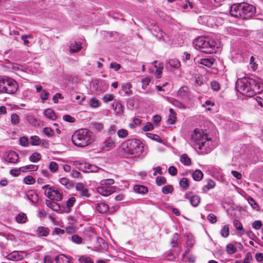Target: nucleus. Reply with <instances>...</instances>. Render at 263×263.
Masks as SVG:
<instances>
[{"instance_id": "obj_18", "label": "nucleus", "mask_w": 263, "mask_h": 263, "mask_svg": "<svg viewBox=\"0 0 263 263\" xmlns=\"http://www.w3.org/2000/svg\"><path fill=\"white\" fill-rule=\"evenodd\" d=\"M185 198L189 199L190 203L194 207L197 206L200 202V197L198 195L191 196L187 193L185 194Z\"/></svg>"}, {"instance_id": "obj_10", "label": "nucleus", "mask_w": 263, "mask_h": 263, "mask_svg": "<svg viewBox=\"0 0 263 263\" xmlns=\"http://www.w3.org/2000/svg\"><path fill=\"white\" fill-rule=\"evenodd\" d=\"M94 239L92 246L91 247L92 250L99 251L106 249L107 245L103 238L97 237L94 235ZM88 248L90 249V247H88Z\"/></svg>"}, {"instance_id": "obj_55", "label": "nucleus", "mask_w": 263, "mask_h": 263, "mask_svg": "<svg viewBox=\"0 0 263 263\" xmlns=\"http://www.w3.org/2000/svg\"><path fill=\"white\" fill-rule=\"evenodd\" d=\"M21 168L23 169V172L25 170H30L31 171H36L38 168V166L34 164L27 165L25 166L21 167Z\"/></svg>"}, {"instance_id": "obj_11", "label": "nucleus", "mask_w": 263, "mask_h": 263, "mask_svg": "<svg viewBox=\"0 0 263 263\" xmlns=\"http://www.w3.org/2000/svg\"><path fill=\"white\" fill-rule=\"evenodd\" d=\"M44 263H72L70 259L64 254H60L56 256L53 260L48 256H46L44 259Z\"/></svg>"}, {"instance_id": "obj_33", "label": "nucleus", "mask_w": 263, "mask_h": 263, "mask_svg": "<svg viewBox=\"0 0 263 263\" xmlns=\"http://www.w3.org/2000/svg\"><path fill=\"white\" fill-rule=\"evenodd\" d=\"M170 115L168 116L166 122L167 124H174L176 121V116L174 110L172 108L170 109Z\"/></svg>"}, {"instance_id": "obj_22", "label": "nucleus", "mask_w": 263, "mask_h": 263, "mask_svg": "<svg viewBox=\"0 0 263 263\" xmlns=\"http://www.w3.org/2000/svg\"><path fill=\"white\" fill-rule=\"evenodd\" d=\"M76 229L73 227H67L64 230L63 238L67 240L71 235H73L76 233Z\"/></svg>"}, {"instance_id": "obj_42", "label": "nucleus", "mask_w": 263, "mask_h": 263, "mask_svg": "<svg viewBox=\"0 0 263 263\" xmlns=\"http://www.w3.org/2000/svg\"><path fill=\"white\" fill-rule=\"evenodd\" d=\"M41 158V155L37 152L33 153L29 157V160L31 162L36 163L38 162Z\"/></svg>"}, {"instance_id": "obj_21", "label": "nucleus", "mask_w": 263, "mask_h": 263, "mask_svg": "<svg viewBox=\"0 0 263 263\" xmlns=\"http://www.w3.org/2000/svg\"><path fill=\"white\" fill-rule=\"evenodd\" d=\"M35 232L39 237H47L50 233V230L47 227L40 226L37 227Z\"/></svg>"}, {"instance_id": "obj_63", "label": "nucleus", "mask_w": 263, "mask_h": 263, "mask_svg": "<svg viewBox=\"0 0 263 263\" xmlns=\"http://www.w3.org/2000/svg\"><path fill=\"white\" fill-rule=\"evenodd\" d=\"M24 181L27 184H33L35 182V179L31 176H27L24 178Z\"/></svg>"}, {"instance_id": "obj_34", "label": "nucleus", "mask_w": 263, "mask_h": 263, "mask_svg": "<svg viewBox=\"0 0 263 263\" xmlns=\"http://www.w3.org/2000/svg\"><path fill=\"white\" fill-rule=\"evenodd\" d=\"M180 161L185 166H190L191 164V160L186 154H182L180 156Z\"/></svg>"}, {"instance_id": "obj_3", "label": "nucleus", "mask_w": 263, "mask_h": 263, "mask_svg": "<svg viewBox=\"0 0 263 263\" xmlns=\"http://www.w3.org/2000/svg\"><path fill=\"white\" fill-rule=\"evenodd\" d=\"M195 48L205 53H216L220 50V44L213 37L199 36L194 41Z\"/></svg>"}, {"instance_id": "obj_61", "label": "nucleus", "mask_w": 263, "mask_h": 263, "mask_svg": "<svg viewBox=\"0 0 263 263\" xmlns=\"http://www.w3.org/2000/svg\"><path fill=\"white\" fill-rule=\"evenodd\" d=\"M28 39H33V36L31 34L23 35L21 36V39L23 41L25 45L28 46L30 42L29 41Z\"/></svg>"}, {"instance_id": "obj_20", "label": "nucleus", "mask_w": 263, "mask_h": 263, "mask_svg": "<svg viewBox=\"0 0 263 263\" xmlns=\"http://www.w3.org/2000/svg\"><path fill=\"white\" fill-rule=\"evenodd\" d=\"M95 208L101 214L105 213L109 210V206L103 202H99L95 204Z\"/></svg>"}, {"instance_id": "obj_7", "label": "nucleus", "mask_w": 263, "mask_h": 263, "mask_svg": "<svg viewBox=\"0 0 263 263\" xmlns=\"http://www.w3.org/2000/svg\"><path fill=\"white\" fill-rule=\"evenodd\" d=\"M42 188L44 190L45 195L47 196L50 200L60 201L62 199V193L55 187L51 186L50 185H45L42 186Z\"/></svg>"}, {"instance_id": "obj_46", "label": "nucleus", "mask_w": 263, "mask_h": 263, "mask_svg": "<svg viewBox=\"0 0 263 263\" xmlns=\"http://www.w3.org/2000/svg\"><path fill=\"white\" fill-rule=\"evenodd\" d=\"M117 134L119 138L123 139L126 138L128 136V132L125 129L121 128L117 131Z\"/></svg>"}, {"instance_id": "obj_38", "label": "nucleus", "mask_w": 263, "mask_h": 263, "mask_svg": "<svg viewBox=\"0 0 263 263\" xmlns=\"http://www.w3.org/2000/svg\"><path fill=\"white\" fill-rule=\"evenodd\" d=\"M168 63L169 64L171 67L175 69H179L181 66L180 61L176 59H170L168 61Z\"/></svg>"}, {"instance_id": "obj_41", "label": "nucleus", "mask_w": 263, "mask_h": 263, "mask_svg": "<svg viewBox=\"0 0 263 263\" xmlns=\"http://www.w3.org/2000/svg\"><path fill=\"white\" fill-rule=\"evenodd\" d=\"M229 226L228 224H226L222 227L220 231V235L224 238H227L229 236Z\"/></svg>"}, {"instance_id": "obj_14", "label": "nucleus", "mask_w": 263, "mask_h": 263, "mask_svg": "<svg viewBox=\"0 0 263 263\" xmlns=\"http://www.w3.org/2000/svg\"><path fill=\"white\" fill-rule=\"evenodd\" d=\"M19 157L18 154L14 151L8 152L6 161L9 163L15 164L18 162Z\"/></svg>"}, {"instance_id": "obj_2", "label": "nucleus", "mask_w": 263, "mask_h": 263, "mask_svg": "<svg viewBox=\"0 0 263 263\" xmlns=\"http://www.w3.org/2000/svg\"><path fill=\"white\" fill-rule=\"evenodd\" d=\"M121 154L124 157H136L144 152V144L140 139H129L121 145Z\"/></svg>"}, {"instance_id": "obj_32", "label": "nucleus", "mask_w": 263, "mask_h": 263, "mask_svg": "<svg viewBox=\"0 0 263 263\" xmlns=\"http://www.w3.org/2000/svg\"><path fill=\"white\" fill-rule=\"evenodd\" d=\"M16 221L18 223H25L27 221V217L25 213H20L17 214L15 217Z\"/></svg>"}, {"instance_id": "obj_35", "label": "nucleus", "mask_w": 263, "mask_h": 263, "mask_svg": "<svg viewBox=\"0 0 263 263\" xmlns=\"http://www.w3.org/2000/svg\"><path fill=\"white\" fill-rule=\"evenodd\" d=\"M211 18L212 17L209 15H200L198 18V22L203 25H209V22Z\"/></svg>"}, {"instance_id": "obj_53", "label": "nucleus", "mask_w": 263, "mask_h": 263, "mask_svg": "<svg viewBox=\"0 0 263 263\" xmlns=\"http://www.w3.org/2000/svg\"><path fill=\"white\" fill-rule=\"evenodd\" d=\"M59 168L58 164L54 161H51L49 165V168L52 173H55Z\"/></svg>"}, {"instance_id": "obj_23", "label": "nucleus", "mask_w": 263, "mask_h": 263, "mask_svg": "<svg viewBox=\"0 0 263 263\" xmlns=\"http://www.w3.org/2000/svg\"><path fill=\"white\" fill-rule=\"evenodd\" d=\"M67 240L71 241L73 243L77 245H84L85 243L84 239L76 233L73 235H71Z\"/></svg>"}, {"instance_id": "obj_50", "label": "nucleus", "mask_w": 263, "mask_h": 263, "mask_svg": "<svg viewBox=\"0 0 263 263\" xmlns=\"http://www.w3.org/2000/svg\"><path fill=\"white\" fill-rule=\"evenodd\" d=\"M180 186L184 190L188 189L189 182L186 178H182L179 181Z\"/></svg>"}, {"instance_id": "obj_62", "label": "nucleus", "mask_w": 263, "mask_h": 263, "mask_svg": "<svg viewBox=\"0 0 263 263\" xmlns=\"http://www.w3.org/2000/svg\"><path fill=\"white\" fill-rule=\"evenodd\" d=\"M156 184L158 186L165 184L166 183V179L164 177H157L156 179Z\"/></svg>"}, {"instance_id": "obj_16", "label": "nucleus", "mask_w": 263, "mask_h": 263, "mask_svg": "<svg viewBox=\"0 0 263 263\" xmlns=\"http://www.w3.org/2000/svg\"><path fill=\"white\" fill-rule=\"evenodd\" d=\"M178 97L182 100L190 99V92L186 86H183L180 88L177 92Z\"/></svg>"}, {"instance_id": "obj_47", "label": "nucleus", "mask_w": 263, "mask_h": 263, "mask_svg": "<svg viewBox=\"0 0 263 263\" xmlns=\"http://www.w3.org/2000/svg\"><path fill=\"white\" fill-rule=\"evenodd\" d=\"M60 183L67 189H69L71 186V183L70 182V180L65 177L61 178L60 179Z\"/></svg>"}, {"instance_id": "obj_12", "label": "nucleus", "mask_w": 263, "mask_h": 263, "mask_svg": "<svg viewBox=\"0 0 263 263\" xmlns=\"http://www.w3.org/2000/svg\"><path fill=\"white\" fill-rule=\"evenodd\" d=\"M27 253L26 251H14L7 256L8 260L11 261H20L27 257Z\"/></svg>"}, {"instance_id": "obj_48", "label": "nucleus", "mask_w": 263, "mask_h": 263, "mask_svg": "<svg viewBox=\"0 0 263 263\" xmlns=\"http://www.w3.org/2000/svg\"><path fill=\"white\" fill-rule=\"evenodd\" d=\"M90 164L88 163L84 162L80 164V169L85 173H89Z\"/></svg>"}, {"instance_id": "obj_36", "label": "nucleus", "mask_w": 263, "mask_h": 263, "mask_svg": "<svg viewBox=\"0 0 263 263\" xmlns=\"http://www.w3.org/2000/svg\"><path fill=\"white\" fill-rule=\"evenodd\" d=\"M215 186V182L211 179H208L207 181V184L203 186L202 191L203 192L206 193L208 192L210 190L214 188Z\"/></svg>"}, {"instance_id": "obj_40", "label": "nucleus", "mask_w": 263, "mask_h": 263, "mask_svg": "<svg viewBox=\"0 0 263 263\" xmlns=\"http://www.w3.org/2000/svg\"><path fill=\"white\" fill-rule=\"evenodd\" d=\"M192 4L193 3L190 0H185L182 6V11L184 12H189L191 9V5H192Z\"/></svg>"}, {"instance_id": "obj_64", "label": "nucleus", "mask_w": 263, "mask_h": 263, "mask_svg": "<svg viewBox=\"0 0 263 263\" xmlns=\"http://www.w3.org/2000/svg\"><path fill=\"white\" fill-rule=\"evenodd\" d=\"M252 259V256L250 252H248L243 259L242 260V263H251V260Z\"/></svg>"}, {"instance_id": "obj_15", "label": "nucleus", "mask_w": 263, "mask_h": 263, "mask_svg": "<svg viewBox=\"0 0 263 263\" xmlns=\"http://www.w3.org/2000/svg\"><path fill=\"white\" fill-rule=\"evenodd\" d=\"M233 226L236 231V234L238 236L241 237L246 233V231L244 229L242 224L238 219H235L234 220Z\"/></svg>"}, {"instance_id": "obj_30", "label": "nucleus", "mask_w": 263, "mask_h": 263, "mask_svg": "<svg viewBox=\"0 0 263 263\" xmlns=\"http://www.w3.org/2000/svg\"><path fill=\"white\" fill-rule=\"evenodd\" d=\"M44 115L47 118L52 120H55L57 119V115L54 110L51 108H47L44 111Z\"/></svg>"}, {"instance_id": "obj_39", "label": "nucleus", "mask_w": 263, "mask_h": 263, "mask_svg": "<svg viewBox=\"0 0 263 263\" xmlns=\"http://www.w3.org/2000/svg\"><path fill=\"white\" fill-rule=\"evenodd\" d=\"M193 178L195 181H200L203 178V173L199 170H196L192 174Z\"/></svg>"}, {"instance_id": "obj_26", "label": "nucleus", "mask_w": 263, "mask_h": 263, "mask_svg": "<svg viewBox=\"0 0 263 263\" xmlns=\"http://www.w3.org/2000/svg\"><path fill=\"white\" fill-rule=\"evenodd\" d=\"M46 204L48 208L55 212H58L61 209L60 205L55 200H47Z\"/></svg>"}, {"instance_id": "obj_57", "label": "nucleus", "mask_w": 263, "mask_h": 263, "mask_svg": "<svg viewBox=\"0 0 263 263\" xmlns=\"http://www.w3.org/2000/svg\"><path fill=\"white\" fill-rule=\"evenodd\" d=\"M227 251L228 254H233L236 252V248L233 244L229 243L227 246Z\"/></svg>"}, {"instance_id": "obj_51", "label": "nucleus", "mask_w": 263, "mask_h": 263, "mask_svg": "<svg viewBox=\"0 0 263 263\" xmlns=\"http://www.w3.org/2000/svg\"><path fill=\"white\" fill-rule=\"evenodd\" d=\"M19 144L23 147H27L29 145V139L26 136L22 137L19 139Z\"/></svg>"}, {"instance_id": "obj_5", "label": "nucleus", "mask_w": 263, "mask_h": 263, "mask_svg": "<svg viewBox=\"0 0 263 263\" xmlns=\"http://www.w3.org/2000/svg\"><path fill=\"white\" fill-rule=\"evenodd\" d=\"M94 140L92 133L87 129H80L73 134L72 141L73 143L79 147H85Z\"/></svg>"}, {"instance_id": "obj_59", "label": "nucleus", "mask_w": 263, "mask_h": 263, "mask_svg": "<svg viewBox=\"0 0 263 263\" xmlns=\"http://www.w3.org/2000/svg\"><path fill=\"white\" fill-rule=\"evenodd\" d=\"M64 230L59 228H54L52 231V234L53 235H58L61 237H63Z\"/></svg>"}, {"instance_id": "obj_43", "label": "nucleus", "mask_w": 263, "mask_h": 263, "mask_svg": "<svg viewBox=\"0 0 263 263\" xmlns=\"http://www.w3.org/2000/svg\"><path fill=\"white\" fill-rule=\"evenodd\" d=\"M78 260L80 263H93L91 257L85 255L80 256Z\"/></svg>"}, {"instance_id": "obj_17", "label": "nucleus", "mask_w": 263, "mask_h": 263, "mask_svg": "<svg viewBox=\"0 0 263 263\" xmlns=\"http://www.w3.org/2000/svg\"><path fill=\"white\" fill-rule=\"evenodd\" d=\"M76 189L79 192L80 196L82 197H89L90 196L87 189L85 187L83 183H77L76 186Z\"/></svg>"}, {"instance_id": "obj_8", "label": "nucleus", "mask_w": 263, "mask_h": 263, "mask_svg": "<svg viewBox=\"0 0 263 263\" xmlns=\"http://www.w3.org/2000/svg\"><path fill=\"white\" fill-rule=\"evenodd\" d=\"M2 93L13 94L16 92L18 85L16 82L10 78H3Z\"/></svg>"}, {"instance_id": "obj_6", "label": "nucleus", "mask_w": 263, "mask_h": 263, "mask_svg": "<svg viewBox=\"0 0 263 263\" xmlns=\"http://www.w3.org/2000/svg\"><path fill=\"white\" fill-rule=\"evenodd\" d=\"M115 183L112 179H103L100 181V185L97 187L98 192L103 196H108L114 192L111 185Z\"/></svg>"}, {"instance_id": "obj_1", "label": "nucleus", "mask_w": 263, "mask_h": 263, "mask_svg": "<svg viewBox=\"0 0 263 263\" xmlns=\"http://www.w3.org/2000/svg\"><path fill=\"white\" fill-rule=\"evenodd\" d=\"M235 88L242 95L252 97L263 91V84L259 79L244 77L236 81Z\"/></svg>"}, {"instance_id": "obj_58", "label": "nucleus", "mask_w": 263, "mask_h": 263, "mask_svg": "<svg viewBox=\"0 0 263 263\" xmlns=\"http://www.w3.org/2000/svg\"><path fill=\"white\" fill-rule=\"evenodd\" d=\"M173 191V187L171 185H167L164 186L162 189V192L163 194H167L172 193Z\"/></svg>"}, {"instance_id": "obj_31", "label": "nucleus", "mask_w": 263, "mask_h": 263, "mask_svg": "<svg viewBox=\"0 0 263 263\" xmlns=\"http://www.w3.org/2000/svg\"><path fill=\"white\" fill-rule=\"evenodd\" d=\"M116 143L115 140L110 137L104 142V147L108 149L112 148L115 147Z\"/></svg>"}, {"instance_id": "obj_45", "label": "nucleus", "mask_w": 263, "mask_h": 263, "mask_svg": "<svg viewBox=\"0 0 263 263\" xmlns=\"http://www.w3.org/2000/svg\"><path fill=\"white\" fill-rule=\"evenodd\" d=\"M41 139L37 136H32L30 137V144L33 146H39Z\"/></svg>"}, {"instance_id": "obj_28", "label": "nucleus", "mask_w": 263, "mask_h": 263, "mask_svg": "<svg viewBox=\"0 0 263 263\" xmlns=\"http://www.w3.org/2000/svg\"><path fill=\"white\" fill-rule=\"evenodd\" d=\"M82 46L80 42H74L71 43L69 45V52L71 53H75L80 50Z\"/></svg>"}, {"instance_id": "obj_56", "label": "nucleus", "mask_w": 263, "mask_h": 263, "mask_svg": "<svg viewBox=\"0 0 263 263\" xmlns=\"http://www.w3.org/2000/svg\"><path fill=\"white\" fill-rule=\"evenodd\" d=\"M115 96L111 93H106L103 97L102 100L104 103H108L114 100Z\"/></svg>"}, {"instance_id": "obj_49", "label": "nucleus", "mask_w": 263, "mask_h": 263, "mask_svg": "<svg viewBox=\"0 0 263 263\" xmlns=\"http://www.w3.org/2000/svg\"><path fill=\"white\" fill-rule=\"evenodd\" d=\"M11 122L13 125H17L20 123L19 116L16 114H13L11 116Z\"/></svg>"}, {"instance_id": "obj_37", "label": "nucleus", "mask_w": 263, "mask_h": 263, "mask_svg": "<svg viewBox=\"0 0 263 263\" xmlns=\"http://www.w3.org/2000/svg\"><path fill=\"white\" fill-rule=\"evenodd\" d=\"M134 191L139 194H144L148 192L147 188L143 185H136L134 187Z\"/></svg>"}, {"instance_id": "obj_54", "label": "nucleus", "mask_w": 263, "mask_h": 263, "mask_svg": "<svg viewBox=\"0 0 263 263\" xmlns=\"http://www.w3.org/2000/svg\"><path fill=\"white\" fill-rule=\"evenodd\" d=\"M49 92L45 89H43L40 93V98L43 101L47 100L49 98Z\"/></svg>"}, {"instance_id": "obj_60", "label": "nucleus", "mask_w": 263, "mask_h": 263, "mask_svg": "<svg viewBox=\"0 0 263 263\" xmlns=\"http://www.w3.org/2000/svg\"><path fill=\"white\" fill-rule=\"evenodd\" d=\"M262 226V223L261 220H255L252 223V228L256 230H259Z\"/></svg>"}, {"instance_id": "obj_44", "label": "nucleus", "mask_w": 263, "mask_h": 263, "mask_svg": "<svg viewBox=\"0 0 263 263\" xmlns=\"http://www.w3.org/2000/svg\"><path fill=\"white\" fill-rule=\"evenodd\" d=\"M89 105L92 108L99 107L100 105V103L96 98L94 97L91 98L89 101Z\"/></svg>"}, {"instance_id": "obj_9", "label": "nucleus", "mask_w": 263, "mask_h": 263, "mask_svg": "<svg viewBox=\"0 0 263 263\" xmlns=\"http://www.w3.org/2000/svg\"><path fill=\"white\" fill-rule=\"evenodd\" d=\"M206 136V135H205L202 130L196 128L191 135V141L194 143L195 146H198L199 148L202 146V141L204 140Z\"/></svg>"}, {"instance_id": "obj_13", "label": "nucleus", "mask_w": 263, "mask_h": 263, "mask_svg": "<svg viewBox=\"0 0 263 263\" xmlns=\"http://www.w3.org/2000/svg\"><path fill=\"white\" fill-rule=\"evenodd\" d=\"M202 142V145H202V146L199 147V149L201 151H203L205 153H210L215 146V144L213 143L212 139L208 138L207 136Z\"/></svg>"}, {"instance_id": "obj_24", "label": "nucleus", "mask_w": 263, "mask_h": 263, "mask_svg": "<svg viewBox=\"0 0 263 263\" xmlns=\"http://www.w3.org/2000/svg\"><path fill=\"white\" fill-rule=\"evenodd\" d=\"M26 196L33 204L37 203L39 201V196L37 193L33 191H28L26 193Z\"/></svg>"}, {"instance_id": "obj_19", "label": "nucleus", "mask_w": 263, "mask_h": 263, "mask_svg": "<svg viewBox=\"0 0 263 263\" xmlns=\"http://www.w3.org/2000/svg\"><path fill=\"white\" fill-rule=\"evenodd\" d=\"M196 60L197 63L207 67H211L213 65L215 61L213 58L211 57H208L206 58L201 59L200 60Z\"/></svg>"}, {"instance_id": "obj_27", "label": "nucleus", "mask_w": 263, "mask_h": 263, "mask_svg": "<svg viewBox=\"0 0 263 263\" xmlns=\"http://www.w3.org/2000/svg\"><path fill=\"white\" fill-rule=\"evenodd\" d=\"M132 85L130 83H125L122 85V90L124 92V96H130L133 92L131 90Z\"/></svg>"}, {"instance_id": "obj_52", "label": "nucleus", "mask_w": 263, "mask_h": 263, "mask_svg": "<svg viewBox=\"0 0 263 263\" xmlns=\"http://www.w3.org/2000/svg\"><path fill=\"white\" fill-rule=\"evenodd\" d=\"M44 134L46 135L48 138L52 137L54 134V132L50 127H45L43 130Z\"/></svg>"}, {"instance_id": "obj_29", "label": "nucleus", "mask_w": 263, "mask_h": 263, "mask_svg": "<svg viewBox=\"0 0 263 263\" xmlns=\"http://www.w3.org/2000/svg\"><path fill=\"white\" fill-rule=\"evenodd\" d=\"M76 203V198L73 197H70L66 203L65 212L69 213L71 211V208Z\"/></svg>"}, {"instance_id": "obj_4", "label": "nucleus", "mask_w": 263, "mask_h": 263, "mask_svg": "<svg viewBox=\"0 0 263 263\" xmlns=\"http://www.w3.org/2000/svg\"><path fill=\"white\" fill-rule=\"evenodd\" d=\"M256 13V8L247 3H235L230 7V13L236 18L249 19Z\"/></svg>"}, {"instance_id": "obj_25", "label": "nucleus", "mask_w": 263, "mask_h": 263, "mask_svg": "<svg viewBox=\"0 0 263 263\" xmlns=\"http://www.w3.org/2000/svg\"><path fill=\"white\" fill-rule=\"evenodd\" d=\"M158 62L157 61H155L152 63V64L154 66V67L156 68V70L155 71V77L156 78L158 79L161 78L162 70L163 69V64L162 63H159V65H157Z\"/></svg>"}]
</instances>
